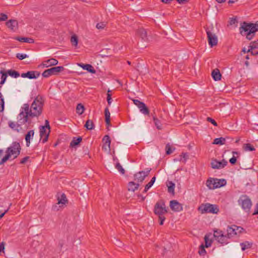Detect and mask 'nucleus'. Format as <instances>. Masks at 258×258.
<instances>
[{
    "label": "nucleus",
    "instance_id": "1",
    "mask_svg": "<svg viewBox=\"0 0 258 258\" xmlns=\"http://www.w3.org/2000/svg\"><path fill=\"white\" fill-rule=\"evenodd\" d=\"M258 31V22L255 23L243 22L239 27L240 34L245 36L247 39L250 40L255 36V32Z\"/></svg>",
    "mask_w": 258,
    "mask_h": 258
},
{
    "label": "nucleus",
    "instance_id": "2",
    "mask_svg": "<svg viewBox=\"0 0 258 258\" xmlns=\"http://www.w3.org/2000/svg\"><path fill=\"white\" fill-rule=\"evenodd\" d=\"M44 105V100L40 95H38L34 100L30 108L29 106V116L31 118L38 117L42 113V107Z\"/></svg>",
    "mask_w": 258,
    "mask_h": 258
},
{
    "label": "nucleus",
    "instance_id": "3",
    "mask_svg": "<svg viewBox=\"0 0 258 258\" xmlns=\"http://www.w3.org/2000/svg\"><path fill=\"white\" fill-rule=\"evenodd\" d=\"M154 212L159 218V224L162 225L165 220L164 215L168 212V208L166 206L163 200L158 201L155 205Z\"/></svg>",
    "mask_w": 258,
    "mask_h": 258
},
{
    "label": "nucleus",
    "instance_id": "4",
    "mask_svg": "<svg viewBox=\"0 0 258 258\" xmlns=\"http://www.w3.org/2000/svg\"><path fill=\"white\" fill-rule=\"evenodd\" d=\"M22 111L18 115V122L21 124H24L26 122H28L29 124L31 123V120H29V104L25 103L23 105L22 107Z\"/></svg>",
    "mask_w": 258,
    "mask_h": 258
},
{
    "label": "nucleus",
    "instance_id": "5",
    "mask_svg": "<svg viewBox=\"0 0 258 258\" xmlns=\"http://www.w3.org/2000/svg\"><path fill=\"white\" fill-rule=\"evenodd\" d=\"M198 210L200 211L202 214L208 213L217 214L219 211V209L217 205L206 203L202 204L198 208Z\"/></svg>",
    "mask_w": 258,
    "mask_h": 258
},
{
    "label": "nucleus",
    "instance_id": "6",
    "mask_svg": "<svg viewBox=\"0 0 258 258\" xmlns=\"http://www.w3.org/2000/svg\"><path fill=\"white\" fill-rule=\"evenodd\" d=\"M238 203L245 212L249 213L250 212L252 206V202L250 199L247 195H241L238 200Z\"/></svg>",
    "mask_w": 258,
    "mask_h": 258
},
{
    "label": "nucleus",
    "instance_id": "7",
    "mask_svg": "<svg viewBox=\"0 0 258 258\" xmlns=\"http://www.w3.org/2000/svg\"><path fill=\"white\" fill-rule=\"evenodd\" d=\"M21 148L20 143L14 142L12 145L7 149L6 153L9 155V158L14 156V158H17L20 154Z\"/></svg>",
    "mask_w": 258,
    "mask_h": 258
},
{
    "label": "nucleus",
    "instance_id": "8",
    "mask_svg": "<svg viewBox=\"0 0 258 258\" xmlns=\"http://www.w3.org/2000/svg\"><path fill=\"white\" fill-rule=\"evenodd\" d=\"M226 184V181L224 179H217L210 178L207 180V186L210 189H215L224 186Z\"/></svg>",
    "mask_w": 258,
    "mask_h": 258
},
{
    "label": "nucleus",
    "instance_id": "9",
    "mask_svg": "<svg viewBox=\"0 0 258 258\" xmlns=\"http://www.w3.org/2000/svg\"><path fill=\"white\" fill-rule=\"evenodd\" d=\"M214 237L215 240L219 243L226 244L229 243L228 234H224V232L219 229L214 231Z\"/></svg>",
    "mask_w": 258,
    "mask_h": 258
},
{
    "label": "nucleus",
    "instance_id": "10",
    "mask_svg": "<svg viewBox=\"0 0 258 258\" xmlns=\"http://www.w3.org/2000/svg\"><path fill=\"white\" fill-rule=\"evenodd\" d=\"M244 229L240 227L237 226L235 225H232L231 226H228L227 229V232L228 236L229 238L240 234L242 233L244 231Z\"/></svg>",
    "mask_w": 258,
    "mask_h": 258
},
{
    "label": "nucleus",
    "instance_id": "11",
    "mask_svg": "<svg viewBox=\"0 0 258 258\" xmlns=\"http://www.w3.org/2000/svg\"><path fill=\"white\" fill-rule=\"evenodd\" d=\"M213 28L211 29H206V33L207 35L208 41L211 47L216 46L218 44V38L215 33L213 32Z\"/></svg>",
    "mask_w": 258,
    "mask_h": 258
},
{
    "label": "nucleus",
    "instance_id": "12",
    "mask_svg": "<svg viewBox=\"0 0 258 258\" xmlns=\"http://www.w3.org/2000/svg\"><path fill=\"white\" fill-rule=\"evenodd\" d=\"M64 68L62 66L52 67L50 69L45 70L42 74L44 78H48L52 75H58L59 73L63 71Z\"/></svg>",
    "mask_w": 258,
    "mask_h": 258
},
{
    "label": "nucleus",
    "instance_id": "13",
    "mask_svg": "<svg viewBox=\"0 0 258 258\" xmlns=\"http://www.w3.org/2000/svg\"><path fill=\"white\" fill-rule=\"evenodd\" d=\"M134 103L138 106L140 111L145 115H149L150 110L146 105L143 102L137 99H133Z\"/></svg>",
    "mask_w": 258,
    "mask_h": 258
},
{
    "label": "nucleus",
    "instance_id": "14",
    "mask_svg": "<svg viewBox=\"0 0 258 258\" xmlns=\"http://www.w3.org/2000/svg\"><path fill=\"white\" fill-rule=\"evenodd\" d=\"M151 169H147L146 171H139L134 174L135 180L138 182H142L146 177L148 176L151 171Z\"/></svg>",
    "mask_w": 258,
    "mask_h": 258
},
{
    "label": "nucleus",
    "instance_id": "15",
    "mask_svg": "<svg viewBox=\"0 0 258 258\" xmlns=\"http://www.w3.org/2000/svg\"><path fill=\"white\" fill-rule=\"evenodd\" d=\"M227 163V161L225 159H223L221 161H219L217 159H213L211 165V167L213 169H221L226 166Z\"/></svg>",
    "mask_w": 258,
    "mask_h": 258
},
{
    "label": "nucleus",
    "instance_id": "16",
    "mask_svg": "<svg viewBox=\"0 0 258 258\" xmlns=\"http://www.w3.org/2000/svg\"><path fill=\"white\" fill-rule=\"evenodd\" d=\"M39 130L40 139H42V143H44L48 140L50 130H48L47 131V128L41 126L39 127Z\"/></svg>",
    "mask_w": 258,
    "mask_h": 258
},
{
    "label": "nucleus",
    "instance_id": "17",
    "mask_svg": "<svg viewBox=\"0 0 258 258\" xmlns=\"http://www.w3.org/2000/svg\"><path fill=\"white\" fill-rule=\"evenodd\" d=\"M170 207L174 212H180L183 210L182 205L176 200H172L170 202Z\"/></svg>",
    "mask_w": 258,
    "mask_h": 258
},
{
    "label": "nucleus",
    "instance_id": "18",
    "mask_svg": "<svg viewBox=\"0 0 258 258\" xmlns=\"http://www.w3.org/2000/svg\"><path fill=\"white\" fill-rule=\"evenodd\" d=\"M104 144L102 146V149L105 151L110 150V144L111 140L108 135H105L103 138Z\"/></svg>",
    "mask_w": 258,
    "mask_h": 258
},
{
    "label": "nucleus",
    "instance_id": "19",
    "mask_svg": "<svg viewBox=\"0 0 258 258\" xmlns=\"http://www.w3.org/2000/svg\"><path fill=\"white\" fill-rule=\"evenodd\" d=\"M7 26L11 30L15 31L18 29V23L16 20H10L6 23Z\"/></svg>",
    "mask_w": 258,
    "mask_h": 258
},
{
    "label": "nucleus",
    "instance_id": "20",
    "mask_svg": "<svg viewBox=\"0 0 258 258\" xmlns=\"http://www.w3.org/2000/svg\"><path fill=\"white\" fill-rule=\"evenodd\" d=\"M78 66L82 68L83 70H87L89 73L92 74L96 73V70L94 69L93 67L91 64L80 63H78Z\"/></svg>",
    "mask_w": 258,
    "mask_h": 258
},
{
    "label": "nucleus",
    "instance_id": "21",
    "mask_svg": "<svg viewBox=\"0 0 258 258\" xmlns=\"http://www.w3.org/2000/svg\"><path fill=\"white\" fill-rule=\"evenodd\" d=\"M9 126L13 130L19 133L22 130L21 125L20 123H16L12 121L8 122Z\"/></svg>",
    "mask_w": 258,
    "mask_h": 258
},
{
    "label": "nucleus",
    "instance_id": "22",
    "mask_svg": "<svg viewBox=\"0 0 258 258\" xmlns=\"http://www.w3.org/2000/svg\"><path fill=\"white\" fill-rule=\"evenodd\" d=\"M58 61L55 58H50L43 62L42 64L43 66L47 68L50 66H55L57 64Z\"/></svg>",
    "mask_w": 258,
    "mask_h": 258
},
{
    "label": "nucleus",
    "instance_id": "23",
    "mask_svg": "<svg viewBox=\"0 0 258 258\" xmlns=\"http://www.w3.org/2000/svg\"><path fill=\"white\" fill-rule=\"evenodd\" d=\"M137 34L143 40L146 41L148 40L147 34L145 29L140 28L137 31Z\"/></svg>",
    "mask_w": 258,
    "mask_h": 258
},
{
    "label": "nucleus",
    "instance_id": "24",
    "mask_svg": "<svg viewBox=\"0 0 258 258\" xmlns=\"http://www.w3.org/2000/svg\"><path fill=\"white\" fill-rule=\"evenodd\" d=\"M34 135V130H30L27 132V133L25 135V140L26 142V146L27 147H29L30 145V140L33 137Z\"/></svg>",
    "mask_w": 258,
    "mask_h": 258
},
{
    "label": "nucleus",
    "instance_id": "25",
    "mask_svg": "<svg viewBox=\"0 0 258 258\" xmlns=\"http://www.w3.org/2000/svg\"><path fill=\"white\" fill-rule=\"evenodd\" d=\"M212 76L213 79L216 81L220 80L222 77L220 71L218 69H216L212 71Z\"/></svg>",
    "mask_w": 258,
    "mask_h": 258
},
{
    "label": "nucleus",
    "instance_id": "26",
    "mask_svg": "<svg viewBox=\"0 0 258 258\" xmlns=\"http://www.w3.org/2000/svg\"><path fill=\"white\" fill-rule=\"evenodd\" d=\"M40 75V72L38 71H28L27 72V78L30 79H36Z\"/></svg>",
    "mask_w": 258,
    "mask_h": 258
},
{
    "label": "nucleus",
    "instance_id": "27",
    "mask_svg": "<svg viewBox=\"0 0 258 258\" xmlns=\"http://www.w3.org/2000/svg\"><path fill=\"white\" fill-rule=\"evenodd\" d=\"M14 39L22 42H27L29 43H33L34 42V39L31 38L17 37Z\"/></svg>",
    "mask_w": 258,
    "mask_h": 258
},
{
    "label": "nucleus",
    "instance_id": "28",
    "mask_svg": "<svg viewBox=\"0 0 258 258\" xmlns=\"http://www.w3.org/2000/svg\"><path fill=\"white\" fill-rule=\"evenodd\" d=\"M4 153L3 150L0 149V165L3 164L9 159V155L6 154L4 156Z\"/></svg>",
    "mask_w": 258,
    "mask_h": 258
},
{
    "label": "nucleus",
    "instance_id": "29",
    "mask_svg": "<svg viewBox=\"0 0 258 258\" xmlns=\"http://www.w3.org/2000/svg\"><path fill=\"white\" fill-rule=\"evenodd\" d=\"M82 138L81 137H74L70 143L71 147H75L79 145L80 142L82 141Z\"/></svg>",
    "mask_w": 258,
    "mask_h": 258
},
{
    "label": "nucleus",
    "instance_id": "30",
    "mask_svg": "<svg viewBox=\"0 0 258 258\" xmlns=\"http://www.w3.org/2000/svg\"><path fill=\"white\" fill-rule=\"evenodd\" d=\"M139 187V184L136 183L135 182L131 181L128 184V190L131 191H135Z\"/></svg>",
    "mask_w": 258,
    "mask_h": 258
},
{
    "label": "nucleus",
    "instance_id": "31",
    "mask_svg": "<svg viewBox=\"0 0 258 258\" xmlns=\"http://www.w3.org/2000/svg\"><path fill=\"white\" fill-rule=\"evenodd\" d=\"M105 122L106 125L109 126L111 125L110 124V112L108 107H106L104 110Z\"/></svg>",
    "mask_w": 258,
    "mask_h": 258
},
{
    "label": "nucleus",
    "instance_id": "32",
    "mask_svg": "<svg viewBox=\"0 0 258 258\" xmlns=\"http://www.w3.org/2000/svg\"><path fill=\"white\" fill-rule=\"evenodd\" d=\"M226 139L223 137L216 138L214 139L213 144L216 145H222L225 144Z\"/></svg>",
    "mask_w": 258,
    "mask_h": 258
},
{
    "label": "nucleus",
    "instance_id": "33",
    "mask_svg": "<svg viewBox=\"0 0 258 258\" xmlns=\"http://www.w3.org/2000/svg\"><path fill=\"white\" fill-rule=\"evenodd\" d=\"M0 74H2L1 81L0 82V85H3L5 83V82L6 81V79H7V77H8V73H7V72H5L3 70H1V72H0Z\"/></svg>",
    "mask_w": 258,
    "mask_h": 258
},
{
    "label": "nucleus",
    "instance_id": "34",
    "mask_svg": "<svg viewBox=\"0 0 258 258\" xmlns=\"http://www.w3.org/2000/svg\"><path fill=\"white\" fill-rule=\"evenodd\" d=\"M7 73L9 76L14 78H17L20 76L19 73L13 70H9Z\"/></svg>",
    "mask_w": 258,
    "mask_h": 258
},
{
    "label": "nucleus",
    "instance_id": "35",
    "mask_svg": "<svg viewBox=\"0 0 258 258\" xmlns=\"http://www.w3.org/2000/svg\"><path fill=\"white\" fill-rule=\"evenodd\" d=\"M168 186V191L169 193L174 194V188H175V184L172 181H169L167 184Z\"/></svg>",
    "mask_w": 258,
    "mask_h": 258
},
{
    "label": "nucleus",
    "instance_id": "36",
    "mask_svg": "<svg viewBox=\"0 0 258 258\" xmlns=\"http://www.w3.org/2000/svg\"><path fill=\"white\" fill-rule=\"evenodd\" d=\"M84 126L89 130H91L94 129V124L92 120L88 119L86 121V123L85 124Z\"/></svg>",
    "mask_w": 258,
    "mask_h": 258
},
{
    "label": "nucleus",
    "instance_id": "37",
    "mask_svg": "<svg viewBox=\"0 0 258 258\" xmlns=\"http://www.w3.org/2000/svg\"><path fill=\"white\" fill-rule=\"evenodd\" d=\"M155 180H156L155 176H154L153 177H152V178L151 179L150 181L149 182H148L146 185V186L145 187L144 190V192H146L148 190V189L153 185V184H154V183L155 181Z\"/></svg>",
    "mask_w": 258,
    "mask_h": 258
},
{
    "label": "nucleus",
    "instance_id": "38",
    "mask_svg": "<svg viewBox=\"0 0 258 258\" xmlns=\"http://www.w3.org/2000/svg\"><path fill=\"white\" fill-rule=\"evenodd\" d=\"M58 204H65L68 203V200L64 194H62L60 198H58Z\"/></svg>",
    "mask_w": 258,
    "mask_h": 258
},
{
    "label": "nucleus",
    "instance_id": "39",
    "mask_svg": "<svg viewBox=\"0 0 258 258\" xmlns=\"http://www.w3.org/2000/svg\"><path fill=\"white\" fill-rule=\"evenodd\" d=\"M249 47L250 49L247 50V52H250V50L258 49V40L253 42H251L250 43Z\"/></svg>",
    "mask_w": 258,
    "mask_h": 258
},
{
    "label": "nucleus",
    "instance_id": "40",
    "mask_svg": "<svg viewBox=\"0 0 258 258\" xmlns=\"http://www.w3.org/2000/svg\"><path fill=\"white\" fill-rule=\"evenodd\" d=\"M241 249L244 251L246 249L250 248L252 246V243H249L248 241H245L244 242L241 243Z\"/></svg>",
    "mask_w": 258,
    "mask_h": 258
},
{
    "label": "nucleus",
    "instance_id": "41",
    "mask_svg": "<svg viewBox=\"0 0 258 258\" xmlns=\"http://www.w3.org/2000/svg\"><path fill=\"white\" fill-rule=\"evenodd\" d=\"M153 119L157 128L158 130H161L162 128V126L160 121L155 116H153Z\"/></svg>",
    "mask_w": 258,
    "mask_h": 258
},
{
    "label": "nucleus",
    "instance_id": "42",
    "mask_svg": "<svg viewBox=\"0 0 258 258\" xmlns=\"http://www.w3.org/2000/svg\"><path fill=\"white\" fill-rule=\"evenodd\" d=\"M84 106L82 104H78L76 107L77 112L79 114H82L84 111Z\"/></svg>",
    "mask_w": 258,
    "mask_h": 258
},
{
    "label": "nucleus",
    "instance_id": "43",
    "mask_svg": "<svg viewBox=\"0 0 258 258\" xmlns=\"http://www.w3.org/2000/svg\"><path fill=\"white\" fill-rule=\"evenodd\" d=\"M243 149L245 151H253L255 150V148L250 144L247 143L243 145Z\"/></svg>",
    "mask_w": 258,
    "mask_h": 258
},
{
    "label": "nucleus",
    "instance_id": "44",
    "mask_svg": "<svg viewBox=\"0 0 258 258\" xmlns=\"http://www.w3.org/2000/svg\"><path fill=\"white\" fill-rule=\"evenodd\" d=\"M71 42L73 45L75 46H77L78 43V37L75 35H73L71 38Z\"/></svg>",
    "mask_w": 258,
    "mask_h": 258
},
{
    "label": "nucleus",
    "instance_id": "45",
    "mask_svg": "<svg viewBox=\"0 0 258 258\" xmlns=\"http://www.w3.org/2000/svg\"><path fill=\"white\" fill-rule=\"evenodd\" d=\"M115 168L121 173L124 174L125 173L124 169L122 168V166L119 162H117L115 165Z\"/></svg>",
    "mask_w": 258,
    "mask_h": 258
},
{
    "label": "nucleus",
    "instance_id": "46",
    "mask_svg": "<svg viewBox=\"0 0 258 258\" xmlns=\"http://www.w3.org/2000/svg\"><path fill=\"white\" fill-rule=\"evenodd\" d=\"M204 239H205V247H209L211 246L212 242V240H209L208 238V237L207 235H206L205 236Z\"/></svg>",
    "mask_w": 258,
    "mask_h": 258
},
{
    "label": "nucleus",
    "instance_id": "47",
    "mask_svg": "<svg viewBox=\"0 0 258 258\" xmlns=\"http://www.w3.org/2000/svg\"><path fill=\"white\" fill-rule=\"evenodd\" d=\"M16 57L20 60H22L28 57V55L26 54L18 53L16 54Z\"/></svg>",
    "mask_w": 258,
    "mask_h": 258
},
{
    "label": "nucleus",
    "instance_id": "48",
    "mask_svg": "<svg viewBox=\"0 0 258 258\" xmlns=\"http://www.w3.org/2000/svg\"><path fill=\"white\" fill-rule=\"evenodd\" d=\"M199 253L201 255H204L206 253V251L205 249V246L203 245V244L200 245Z\"/></svg>",
    "mask_w": 258,
    "mask_h": 258
},
{
    "label": "nucleus",
    "instance_id": "49",
    "mask_svg": "<svg viewBox=\"0 0 258 258\" xmlns=\"http://www.w3.org/2000/svg\"><path fill=\"white\" fill-rule=\"evenodd\" d=\"M106 25V23L105 22H100L97 24L96 28L98 29H104Z\"/></svg>",
    "mask_w": 258,
    "mask_h": 258
},
{
    "label": "nucleus",
    "instance_id": "50",
    "mask_svg": "<svg viewBox=\"0 0 258 258\" xmlns=\"http://www.w3.org/2000/svg\"><path fill=\"white\" fill-rule=\"evenodd\" d=\"M181 157H182V158L184 159V160L182 161L181 159L180 160V161H182L183 162H185L186 160L188 158V155L186 153H182L181 155H180Z\"/></svg>",
    "mask_w": 258,
    "mask_h": 258
},
{
    "label": "nucleus",
    "instance_id": "51",
    "mask_svg": "<svg viewBox=\"0 0 258 258\" xmlns=\"http://www.w3.org/2000/svg\"><path fill=\"white\" fill-rule=\"evenodd\" d=\"M165 149H166V154L167 155H169L172 153V151L171 150L170 146L169 144L166 145Z\"/></svg>",
    "mask_w": 258,
    "mask_h": 258
},
{
    "label": "nucleus",
    "instance_id": "52",
    "mask_svg": "<svg viewBox=\"0 0 258 258\" xmlns=\"http://www.w3.org/2000/svg\"><path fill=\"white\" fill-rule=\"evenodd\" d=\"M207 120L210 122H211V123H212L214 126H217L218 125L217 122H216V121L213 119V118L210 117H208L207 118Z\"/></svg>",
    "mask_w": 258,
    "mask_h": 258
},
{
    "label": "nucleus",
    "instance_id": "53",
    "mask_svg": "<svg viewBox=\"0 0 258 258\" xmlns=\"http://www.w3.org/2000/svg\"><path fill=\"white\" fill-rule=\"evenodd\" d=\"M8 19V16L4 13L0 14V21H6Z\"/></svg>",
    "mask_w": 258,
    "mask_h": 258
},
{
    "label": "nucleus",
    "instance_id": "54",
    "mask_svg": "<svg viewBox=\"0 0 258 258\" xmlns=\"http://www.w3.org/2000/svg\"><path fill=\"white\" fill-rule=\"evenodd\" d=\"M4 99H0V112H3L4 109Z\"/></svg>",
    "mask_w": 258,
    "mask_h": 258
},
{
    "label": "nucleus",
    "instance_id": "55",
    "mask_svg": "<svg viewBox=\"0 0 258 258\" xmlns=\"http://www.w3.org/2000/svg\"><path fill=\"white\" fill-rule=\"evenodd\" d=\"M41 126L44 127V128H47V130H50V127L49 124V121L48 120H45V125H41Z\"/></svg>",
    "mask_w": 258,
    "mask_h": 258
},
{
    "label": "nucleus",
    "instance_id": "56",
    "mask_svg": "<svg viewBox=\"0 0 258 258\" xmlns=\"http://www.w3.org/2000/svg\"><path fill=\"white\" fill-rule=\"evenodd\" d=\"M236 161H237V158L235 156H233V157H232L230 159L229 162L232 165H234L236 163Z\"/></svg>",
    "mask_w": 258,
    "mask_h": 258
},
{
    "label": "nucleus",
    "instance_id": "57",
    "mask_svg": "<svg viewBox=\"0 0 258 258\" xmlns=\"http://www.w3.org/2000/svg\"><path fill=\"white\" fill-rule=\"evenodd\" d=\"M236 23H237V20L236 18H232L230 19V20L229 21L230 25H232L235 24Z\"/></svg>",
    "mask_w": 258,
    "mask_h": 258
},
{
    "label": "nucleus",
    "instance_id": "58",
    "mask_svg": "<svg viewBox=\"0 0 258 258\" xmlns=\"http://www.w3.org/2000/svg\"><path fill=\"white\" fill-rule=\"evenodd\" d=\"M29 159V156H26L24 158H23L20 161V164H25L28 160Z\"/></svg>",
    "mask_w": 258,
    "mask_h": 258
},
{
    "label": "nucleus",
    "instance_id": "59",
    "mask_svg": "<svg viewBox=\"0 0 258 258\" xmlns=\"http://www.w3.org/2000/svg\"><path fill=\"white\" fill-rule=\"evenodd\" d=\"M249 52L252 55H256V54H258V50L256 49L250 50V51Z\"/></svg>",
    "mask_w": 258,
    "mask_h": 258
},
{
    "label": "nucleus",
    "instance_id": "60",
    "mask_svg": "<svg viewBox=\"0 0 258 258\" xmlns=\"http://www.w3.org/2000/svg\"><path fill=\"white\" fill-rule=\"evenodd\" d=\"M258 214V203L256 205L255 209L253 213V215H257Z\"/></svg>",
    "mask_w": 258,
    "mask_h": 258
},
{
    "label": "nucleus",
    "instance_id": "61",
    "mask_svg": "<svg viewBox=\"0 0 258 258\" xmlns=\"http://www.w3.org/2000/svg\"><path fill=\"white\" fill-rule=\"evenodd\" d=\"M173 0H161V2L164 4H169Z\"/></svg>",
    "mask_w": 258,
    "mask_h": 258
},
{
    "label": "nucleus",
    "instance_id": "62",
    "mask_svg": "<svg viewBox=\"0 0 258 258\" xmlns=\"http://www.w3.org/2000/svg\"><path fill=\"white\" fill-rule=\"evenodd\" d=\"M179 4H183L184 3H185L186 2H187V0H176Z\"/></svg>",
    "mask_w": 258,
    "mask_h": 258
},
{
    "label": "nucleus",
    "instance_id": "63",
    "mask_svg": "<svg viewBox=\"0 0 258 258\" xmlns=\"http://www.w3.org/2000/svg\"><path fill=\"white\" fill-rule=\"evenodd\" d=\"M8 209H7V210H5V211L4 213H3L2 214H1L0 215V219H1L2 217H4V215H5V214L8 212Z\"/></svg>",
    "mask_w": 258,
    "mask_h": 258
},
{
    "label": "nucleus",
    "instance_id": "64",
    "mask_svg": "<svg viewBox=\"0 0 258 258\" xmlns=\"http://www.w3.org/2000/svg\"><path fill=\"white\" fill-rule=\"evenodd\" d=\"M237 1H238V0H229V1H228V3H229V4H234V3H235V2H236Z\"/></svg>",
    "mask_w": 258,
    "mask_h": 258
}]
</instances>
